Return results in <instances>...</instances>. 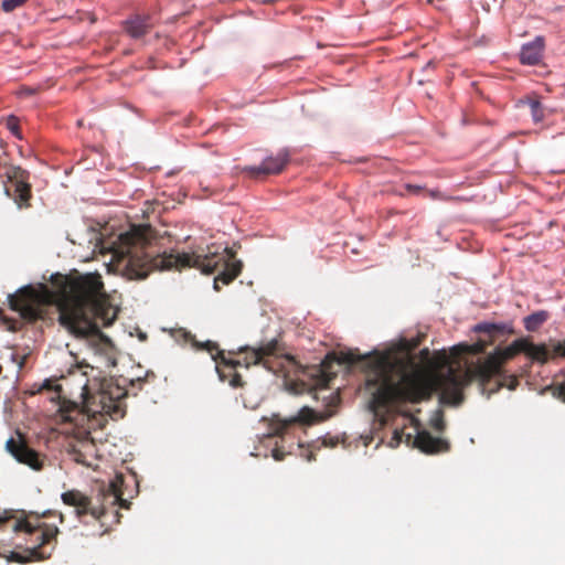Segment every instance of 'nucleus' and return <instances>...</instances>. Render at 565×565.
Returning <instances> with one entry per match:
<instances>
[{
	"label": "nucleus",
	"mask_w": 565,
	"mask_h": 565,
	"mask_svg": "<svg viewBox=\"0 0 565 565\" xmlns=\"http://www.w3.org/2000/svg\"><path fill=\"white\" fill-rule=\"evenodd\" d=\"M214 362L218 379L222 382H227L233 388H242L245 385L242 375L237 372V367L243 366L242 360L228 359L224 355V351H217L214 355Z\"/></svg>",
	"instance_id": "4468645a"
},
{
	"label": "nucleus",
	"mask_w": 565,
	"mask_h": 565,
	"mask_svg": "<svg viewBox=\"0 0 565 565\" xmlns=\"http://www.w3.org/2000/svg\"><path fill=\"white\" fill-rule=\"evenodd\" d=\"M12 519L13 515L9 511H3L0 514V530H4Z\"/></svg>",
	"instance_id": "bb28decb"
},
{
	"label": "nucleus",
	"mask_w": 565,
	"mask_h": 565,
	"mask_svg": "<svg viewBox=\"0 0 565 565\" xmlns=\"http://www.w3.org/2000/svg\"><path fill=\"white\" fill-rule=\"evenodd\" d=\"M153 28L151 17L149 14H135L124 22V29L132 39H141Z\"/></svg>",
	"instance_id": "f3484780"
},
{
	"label": "nucleus",
	"mask_w": 565,
	"mask_h": 565,
	"mask_svg": "<svg viewBox=\"0 0 565 565\" xmlns=\"http://www.w3.org/2000/svg\"><path fill=\"white\" fill-rule=\"evenodd\" d=\"M553 355L565 358V340L558 341L553 345Z\"/></svg>",
	"instance_id": "a878e982"
},
{
	"label": "nucleus",
	"mask_w": 565,
	"mask_h": 565,
	"mask_svg": "<svg viewBox=\"0 0 565 565\" xmlns=\"http://www.w3.org/2000/svg\"><path fill=\"white\" fill-rule=\"evenodd\" d=\"M22 514H24L23 518H22V519H24L25 515H28L29 513H25V511H22Z\"/></svg>",
	"instance_id": "4c0bfd02"
},
{
	"label": "nucleus",
	"mask_w": 565,
	"mask_h": 565,
	"mask_svg": "<svg viewBox=\"0 0 565 565\" xmlns=\"http://www.w3.org/2000/svg\"><path fill=\"white\" fill-rule=\"evenodd\" d=\"M46 302L44 295L30 287L22 289L19 295L9 296L10 308L18 311L28 321H36L43 318L42 306Z\"/></svg>",
	"instance_id": "9d476101"
},
{
	"label": "nucleus",
	"mask_w": 565,
	"mask_h": 565,
	"mask_svg": "<svg viewBox=\"0 0 565 565\" xmlns=\"http://www.w3.org/2000/svg\"><path fill=\"white\" fill-rule=\"evenodd\" d=\"M405 189L413 194H419L424 190L423 186L411 183L405 184Z\"/></svg>",
	"instance_id": "c756f323"
},
{
	"label": "nucleus",
	"mask_w": 565,
	"mask_h": 565,
	"mask_svg": "<svg viewBox=\"0 0 565 565\" xmlns=\"http://www.w3.org/2000/svg\"><path fill=\"white\" fill-rule=\"evenodd\" d=\"M289 162V152L282 149L276 156H269L259 166H246L242 169L250 179H260L270 174L280 173Z\"/></svg>",
	"instance_id": "ddd939ff"
},
{
	"label": "nucleus",
	"mask_w": 565,
	"mask_h": 565,
	"mask_svg": "<svg viewBox=\"0 0 565 565\" xmlns=\"http://www.w3.org/2000/svg\"><path fill=\"white\" fill-rule=\"evenodd\" d=\"M418 341L401 340L383 353H376L372 361L371 382L380 384L374 394L377 407H395L402 404H419L439 393V402L459 406L465 399L463 390L468 384L461 376L465 370L448 366L449 358L445 351L433 355L428 348L419 351L420 363L412 352Z\"/></svg>",
	"instance_id": "f257e3e1"
},
{
	"label": "nucleus",
	"mask_w": 565,
	"mask_h": 565,
	"mask_svg": "<svg viewBox=\"0 0 565 565\" xmlns=\"http://www.w3.org/2000/svg\"><path fill=\"white\" fill-rule=\"evenodd\" d=\"M81 396L84 397L88 412L99 414L102 417L107 415L114 420L125 417V398L128 392L124 386L113 380H104L95 393H90L86 382L81 386Z\"/></svg>",
	"instance_id": "0eeeda50"
},
{
	"label": "nucleus",
	"mask_w": 565,
	"mask_h": 565,
	"mask_svg": "<svg viewBox=\"0 0 565 565\" xmlns=\"http://www.w3.org/2000/svg\"><path fill=\"white\" fill-rule=\"evenodd\" d=\"M22 93L23 94H26V95H33L36 93V89L35 88H31V87H25L22 89Z\"/></svg>",
	"instance_id": "72a5a7b5"
},
{
	"label": "nucleus",
	"mask_w": 565,
	"mask_h": 565,
	"mask_svg": "<svg viewBox=\"0 0 565 565\" xmlns=\"http://www.w3.org/2000/svg\"><path fill=\"white\" fill-rule=\"evenodd\" d=\"M376 353H383V351L374 350L373 352L364 354V355L358 354L355 352H342L341 356H340V362H342V363H348V364L361 363L364 366L365 372H366V386L369 388H374V391L372 392L371 408L375 413H377L380 411H386L390 408V407H377L374 404V394L379 391L380 384L371 382V375H372L371 364H372V361Z\"/></svg>",
	"instance_id": "dca6fc26"
},
{
	"label": "nucleus",
	"mask_w": 565,
	"mask_h": 565,
	"mask_svg": "<svg viewBox=\"0 0 565 565\" xmlns=\"http://www.w3.org/2000/svg\"><path fill=\"white\" fill-rule=\"evenodd\" d=\"M529 105H530L531 114H532L534 121H536V122L542 121L544 118V111H543V107H542V104L540 103V100L530 99Z\"/></svg>",
	"instance_id": "5701e85b"
},
{
	"label": "nucleus",
	"mask_w": 565,
	"mask_h": 565,
	"mask_svg": "<svg viewBox=\"0 0 565 565\" xmlns=\"http://www.w3.org/2000/svg\"><path fill=\"white\" fill-rule=\"evenodd\" d=\"M547 318L548 313L546 311H536L524 318V328L527 331L534 332L547 320Z\"/></svg>",
	"instance_id": "412c9836"
},
{
	"label": "nucleus",
	"mask_w": 565,
	"mask_h": 565,
	"mask_svg": "<svg viewBox=\"0 0 565 565\" xmlns=\"http://www.w3.org/2000/svg\"><path fill=\"white\" fill-rule=\"evenodd\" d=\"M60 521L63 522V514L60 513Z\"/></svg>",
	"instance_id": "e433bc0d"
},
{
	"label": "nucleus",
	"mask_w": 565,
	"mask_h": 565,
	"mask_svg": "<svg viewBox=\"0 0 565 565\" xmlns=\"http://www.w3.org/2000/svg\"><path fill=\"white\" fill-rule=\"evenodd\" d=\"M323 444L324 445H330V446H334L335 445V443L332 439H330V443H328L327 439H324Z\"/></svg>",
	"instance_id": "f704fd0d"
},
{
	"label": "nucleus",
	"mask_w": 565,
	"mask_h": 565,
	"mask_svg": "<svg viewBox=\"0 0 565 565\" xmlns=\"http://www.w3.org/2000/svg\"><path fill=\"white\" fill-rule=\"evenodd\" d=\"M151 376V377H154V374L151 373H147L146 377H137L136 380H131V385L135 386L136 384H142L145 381L148 380V377Z\"/></svg>",
	"instance_id": "2f4dec72"
},
{
	"label": "nucleus",
	"mask_w": 565,
	"mask_h": 565,
	"mask_svg": "<svg viewBox=\"0 0 565 565\" xmlns=\"http://www.w3.org/2000/svg\"><path fill=\"white\" fill-rule=\"evenodd\" d=\"M429 195H430L431 198H436V196H437V194H436V192H435V191H430V192H429Z\"/></svg>",
	"instance_id": "c9c22d12"
},
{
	"label": "nucleus",
	"mask_w": 565,
	"mask_h": 565,
	"mask_svg": "<svg viewBox=\"0 0 565 565\" xmlns=\"http://www.w3.org/2000/svg\"><path fill=\"white\" fill-rule=\"evenodd\" d=\"M25 1L26 0H3L1 7L4 12H11L21 7Z\"/></svg>",
	"instance_id": "393cba45"
},
{
	"label": "nucleus",
	"mask_w": 565,
	"mask_h": 565,
	"mask_svg": "<svg viewBox=\"0 0 565 565\" xmlns=\"http://www.w3.org/2000/svg\"><path fill=\"white\" fill-rule=\"evenodd\" d=\"M193 345L198 350H205L206 352H209L213 360H214V355L217 353V351H221L218 349V344L216 342H213L210 340H207L205 342L194 341Z\"/></svg>",
	"instance_id": "4be33fe9"
},
{
	"label": "nucleus",
	"mask_w": 565,
	"mask_h": 565,
	"mask_svg": "<svg viewBox=\"0 0 565 565\" xmlns=\"http://www.w3.org/2000/svg\"><path fill=\"white\" fill-rule=\"evenodd\" d=\"M122 476H117L106 489H102L97 495V503H94L89 497L76 489L63 492L61 499L64 504L75 508L78 518L89 514L94 519L100 520L106 514L107 504H119L121 508H128L127 500L122 498Z\"/></svg>",
	"instance_id": "423d86ee"
},
{
	"label": "nucleus",
	"mask_w": 565,
	"mask_h": 565,
	"mask_svg": "<svg viewBox=\"0 0 565 565\" xmlns=\"http://www.w3.org/2000/svg\"><path fill=\"white\" fill-rule=\"evenodd\" d=\"M117 310L108 301L98 274L65 278L61 288L60 323L76 337L100 334V326L109 327Z\"/></svg>",
	"instance_id": "7ed1b4c3"
},
{
	"label": "nucleus",
	"mask_w": 565,
	"mask_h": 565,
	"mask_svg": "<svg viewBox=\"0 0 565 565\" xmlns=\"http://www.w3.org/2000/svg\"><path fill=\"white\" fill-rule=\"evenodd\" d=\"M493 377H498V381L493 387H489L488 384L484 391L481 388L482 393L488 392V397L499 392L502 387H508L509 390L513 391L519 385L518 377L515 375H507L503 370H501V375H494Z\"/></svg>",
	"instance_id": "aec40b11"
},
{
	"label": "nucleus",
	"mask_w": 565,
	"mask_h": 565,
	"mask_svg": "<svg viewBox=\"0 0 565 565\" xmlns=\"http://www.w3.org/2000/svg\"><path fill=\"white\" fill-rule=\"evenodd\" d=\"M3 179L4 192L20 209L31 206L32 186L30 172L18 166L4 168L0 174Z\"/></svg>",
	"instance_id": "1a4fd4ad"
},
{
	"label": "nucleus",
	"mask_w": 565,
	"mask_h": 565,
	"mask_svg": "<svg viewBox=\"0 0 565 565\" xmlns=\"http://www.w3.org/2000/svg\"><path fill=\"white\" fill-rule=\"evenodd\" d=\"M284 359L289 363H295L294 356L289 354L280 353L279 343L277 340H271L268 343L259 347L258 349H252L248 351L242 361L245 367H249L250 365L263 364L266 369L273 372H278L277 369L273 366V360Z\"/></svg>",
	"instance_id": "9b49d317"
},
{
	"label": "nucleus",
	"mask_w": 565,
	"mask_h": 565,
	"mask_svg": "<svg viewBox=\"0 0 565 565\" xmlns=\"http://www.w3.org/2000/svg\"><path fill=\"white\" fill-rule=\"evenodd\" d=\"M415 445L426 454H438L449 450V443L443 438L434 437L429 431L417 433Z\"/></svg>",
	"instance_id": "a211bd4d"
},
{
	"label": "nucleus",
	"mask_w": 565,
	"mask_h": 565,
	"mask_svg": "<svg viewBox=\"0 0 565 565\" xmlns=\"http://www.w3.org/2000/svg\"><path fill=\"white\" fill-rule=\"evenodd\" d=\"M433 426H434V428H435L436 430L441 431V430L444 429V427H445V423H444V420H443L441 418H439V419H436V420L434 422Z\"/></svg>",
	"instance_id": "473e14b6"
},
{
	"label": "nucleus",
	"mask_w": 565,
	"mask_h": 565,
	"mask_svg": "<svg viewBox=\"0 0 565 565\" xmlns=\"http://www.w3.org/2000/svg\"><path fill=\"white\" fill-rule=\"evenodd\" d=\"M519 353H524L533 361L542 364L546 363L552 356L551 351L545 344H534L527 338H521L514 340L504 349H497L484 360H479L477 363L467 367L461 379L468 386L472 382H478L480 387L484 391L494 375H501L504 362L513 359Z\"/></svg>",
	"instance_id": "20e7f679"
},
{
	"label": "nucleus",
	"mask_w": 565,
	"mask_h": 565,
	"mask_svg": "<svg viewBox=\"0 0 565 565\" xmlns=\"http://www.w3.org/2000/svg\"><path fill=\"white\" fill-rule=\"evenodd\" d=\"M330 416L331 414L317 413L312 408L303 406L296 416L274 423L271 426V434L275 436H282L294 424L312 425L323 422Z\"/></svg>",
	"instance_id": "2eb2a0df"
},
{
	"label": "nucleus",
	"mask_w": 565,
	"mask_h": 565,
	"mask_svg": "<svg viewBox=\"0 0 565 565\" xmlns=\"http://www.w3.org/2000/svg\"><path fill=\"white\" fill-rule=\"evenodd\" d=\"M8 128H9L12 132H14V134H17V132H18L19 127H18V121H17V118H15V117H10V118L8 119Z\"/></svg>",
	"instance_id": "7c9ffc66"
},
{
	"label": "nucleus",
	"mask_w": 565,
	"mask_h": 565,
	"mask_svg": "<svg viewBox=\"0 0 565 565\" xmlns=\"http://www.w3.org/2000/svg\"><path fill=\"white\" fill-rule=\"evenodd\" d=\"M545 390L551 392L553 397L565 403V381L562 383H554V384L547 386Z\"/></svg>",
	"instance_id": "b1692460"
},
{
	"label": "nucleus",
	"mask_w": 565,
	"mask_h": 565,
	"mask_svg": "<svg viewBox=\"0 0 565 565\" xmlns=\"http://www.w3.org/2000/svg\"><path fill=\"white\" fill-rule=\"evenodd\" d=\"M63 418L74 423L76 426L87 420V428L77 433V440L70 445L68 454L75 462L89 467L92 465L90 459L95 458L97 451L96 445L90 437V429L96 426L103 427L104 425L95 417L89 418L76 405L71 409L63 411Z\"/></svg>",
	"instance_id": "6e6552de"
},
{
	"label": "nucleus",
	"mask_w": 565,
	"mask_h": 565,
	"mask_svg": "<svg viewBox=\"0 0 565 565\" xmlns=\"http://www.w3.org/2000/svg\"><path fill=\"white\" fill-rule=\"evenodd\" d=\"M152 230L150 226L134 225L128 232L119 235V253L125 262V271L130 279L146 278L154 270H181L186 267L200 269L203 274L218 275L214 279V288L220 289L218 282L231 284L239 276L243 263L235 258V253L224 248L223 253H158L151 244Z\"/></svg>",
	"instance_id": "f03ea898"
},
{
	"label": "nucleus",
	"mask_w": 565,
	"mask_h": 565,
	"mask_svg": "<svg viewBox=\"0 0 565 565\" xmlns=\"http://www.w3.org/2000/svg\"><path fill=\"white\" fill-rule=\"evenodd\" d=\"M6 449L18 462L26 465L35 471H40L44 467L45 457L31 448L20 433L17 438L11 437L7 440Z\"/></svg>",
	"instance_id": "f8f14e48"
},
{
	"label": "nucleus",
	"mask_w": 565,
	"mask_h": 565,
	"mask_svg": "<svg viewBox=\"0 0 565 565\" xmlns=\"http://www.w3.org/2000/svg\"><path fill=\"white\" fill-rule=\"evenodd\" d=\"M51 511H45L42 514L38 512H29L24 519H18L12 524L13 532H24L30 536L29 541L32 547L28 550L29 557H24L20 553L11 552L9 561L25 563L30 559H47L51 557L57 543V535L60 530L56 524H50L42 519L52 515Z\"/></svg>",
	"instance_id": "39448f33"
},
{
	"label": "nucleus",
	"mask_w": 565,
	"mask_h": 565,
	"mask_svg": "<svg viewBox=\"0 0 565 565\" xmlns=\"http://www.w3.org/2000/svg\"><path fill=\"white\" fill-rule=\"evenodd\" d=\"M545 47L544 38L539 35L532 42L522 46L520 52V62L525 65H536L543 57Z\"/></svg>",
	"instance_id": "6ab92c4d"
},
{
	"label": "nucleus",
	"mask_w": 565,
	"mask_h": 565,
	"mask_svg": "<svg viewBox=\"0 0 565 565\" xmlns=\"http://www.w3.org/2000/svg\"><path fill=\"white\" fill-rule=\"evenodd\" d=\"M286 455H287V452H285V451L282 450V448H281V447H278V446H277V447H275V448L273 449V458H274L276 461H281V460H284V459H285V457H286Z\"/></svg>",
	"instance_id": "cd10ccee"
},
{
	"label": "nucleus",
	"mask_w": 565,
	"mask_h": 565,
	"mask_svg": "<svg viewBox=\"0 0 565 565\" xmlns=\"http://www.w3.org/2000/svg\"><path fill=\"white\" fill-rule=\"evenodd\" d=\"M478 330L484 331V332H488L491 334L493 331L499 330V327L495 324H492V323H484V324L479 326Z\"/></svg>",
	"instance_id": "c85d7f7f"
}]
</instances>
